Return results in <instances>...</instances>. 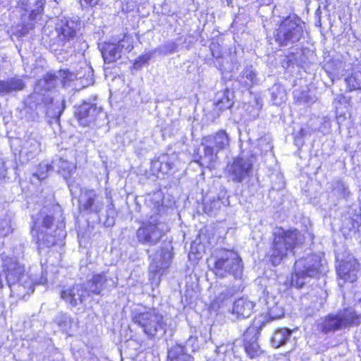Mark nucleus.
Wrapping results in <instances>:
<instances>
[{"label": "nucleus", "mask_w": 361, "mask_h": 361, "mask_svg": "<svg viewBox=\"0 0 361 361\" xmlns=\"http://www.w3.org/2000/svg\"><path fill=\"white\" fill-rule=\"evenodd\" d=\"M231 296V293L228 290L222 291L214 300V302L220 306L226 300L228 299Z\"/></svg>", "instance_id": "52"}, {"label": "nucleus", "mask_w": 361, "mask_h": 361, "mask_svg": "<svg viewBox=\"0 0 361 361\" xmlns=\"http://www.w3.org/2000/svg\"><path fill=\"white\" fill-rule=\"evenodd\" d=\"M69 188H70L71 192L73 193V191L72 186H71V185H70V186H69Z\"/></svg>", "instance_id": "60"}, {"label": "nucleus", "mask_w": 361, "mask_h": 361, "mask_svg": "<svg viewBox=\"0 0 361 361\" xmlns=\"http://www.w3.org/2000/svg\"><path fill=\"white\" fill-rule=\"evenodd\" d=\"M80 28L78 20L63 19L56 27V37L50 44L55 50H68L73 47L77 33Z\"/></svg>", "instance_id": "9"}, {"label": "nucleus", "mask_w": 361, "mask_h": 361, "mask_svg": "<svg viewBox=\"0 0 361 361\" xmlns=\"http://www.w3.org/2000/svg\"><path fill=\"white\" fill-rule=\"evenodd\" d=\"M349 85L348 90H361V75L360 74H353L348 79L345 80Z\"/></svg>", "instance_id": "44"}, {"label": "nucleus", "mask_w": 361, "mask_h": 361, "mask_svg": "<svg viewBox=\"0 0 361 361\" xmlns=\"http://www.w3.org/2000/svg\"><path fill=\"white\" fill-rule=\"evenodd\" d=\"M25 83V81L18 77L0 80V90H22L26 87Z\"/></svg>", "instance_id": "33"}, {"label": "nucleus", "mask_w": 361, "mask_h": 361, "mask_svg": "<svg viewBox=\"0 0 361 361\" xmlns=\"http://www.w3.org/2000/svg\"><path fill=\"white\" fill-rule=\"evenodd\" d=\"M332 192L338 199H346L350 194L348 186L341 180L334 183Z\"/></svg>", "instance_id": "36"}, {"label": "nucleus", "mask_w": 361, "mask_h": 361, "mask_svg": "<svg viewBox=\"0 0 361 361\" xmlns=\"http://www.w3.org/2000/svg\"><path fill=\"white\" fill-rule=\"evenodd\" d=\"M45 3L46 0H22V8L29 12L27 17L29 22L23 21L20 35H25L30 30L33 28L35 23L42 18Z\"/></svg>", "instance_id": "14"}, {"label": "nucleus", "mask_w": 361, "mask_h": 361, "mask_svg": "<svg viewBox=\"0 0 361 361\" xmlns=\"http://www.w3.org/2000/svg\"><path fill=\"white\" fill-rule=\"evenodd\" d=\"M91 295L85 282L82 284L74 285L73 287L63 290L61 297L73 306H76L82 303L83 300Z\"/></svg>", "instance_id": "20"}, {"label": "nucleus", "mask_w": 361, "mask_h": 361, "mask_svg": "<svg viewBox=\"0 0 361 361\" xmlns=\"http://www.w3.org/2000/svg\"><path fill=\"white\" fill-rule=\"evenodd\" d=\"M3 267L13 296L24 299L34 292L32 280L15 258L6 257L3 259Z\"/></svg>", "instance_id": "4"}, {"label": "nucleus", "mask_w": 361, "mask_h": 361, "mask_svg": "<svg viewBox=\"0 0 361 361\" xmlns=\"http://www.w3.org/2000/svg\"><path fill=\"white\" fill-rule=\"evenodd\" d=\"M259 332L260 328L253 324L249 326L243 334L245 350L251 358L258 357L262 353L257 343Z\"/></svg>", "instance_id": "19"}, {"label": "nucleus", "mask_w": 361, "mask_h": 361, "mask_svg": "<svg viewBox=\"0 0 361 361\" xmlns=\"http://www.w3.org/2000/svg\"><path fill=\"white\" fill-rule=\"evenodd\" d=\"M6 176V169L4 164L0 165V179L5 178Z\"/></svg>", "instance_id": "56"}, {"label": "nucleus", "mask_w": 361, "mask_h": 361, "mask_svg": "<svg viewBox=\"0 0 361 361\" xmlns=\"http://www.w3.org/2000/svg\"><path fill=\"white\" fill-rule=\"evenodd\" d=\"M314 121H310L307 124V128H301L299 132L295 135V140H297L299 138H303L307 135H310L312 133H315L316 131H322L323 132L322 127L316 126L314 125Z\"/></svg>", "instance_id": "38"}, {"label": "nucleus", "mask_w": 361, "mask_h": 361, "mask_svg": "<svg viewBox=\"0 0 361 361\" xmlns=\"http://www.w3.org/2000/svg\"><path fill=\"white\" fill-rule=\"evenodd\" d=\"M252 165L253 161L251 157L234 158L232 163L227 166L229 178L234 182L242 183L250 175Z\"/></svg>", "instance_id": "15"}, {"label": "nucleus", "mask_w": 361, "mask_h": 361, "mask_svg": "<svg viewBox=\"0 0 361 361\" xmlns=\"http://www.w3.org/2000/svg\"><path fill=\"white\" fill-rule=\"evenodd\" d=\"M80 83H81V85H82V88H86V87H88V85H89V84H85V83L83 82V80H80Z\"/></svg>", "instance_id": "58"}, {"label": "nucleus", "mask_w": 361, "mask_h": 361, "mask_svg": "<svg viewBox=\"0 0 361 361\" xmlns=\"http://www.w3.org/2000/svg\"><path fill=\"white\" fill-rule=\"evenodd\" d=\"M146 203L152 214L148 221L138 228L137 235L141 243L152 245L158 243L167 231V226L157 219V215L164 210L161 193L157 192L149 195Z\"/></svg>", "instance_id": "1"}, {"label": "nucleus", "mask_w": 361, "mask_h": 361, "mask_svg": "<svg viewBox=\"0 0 361 361\" xmlns=\"http://www.w3.org/2000/svg\"><path fill=\"white\" fill-rule=\"evenodd\" d=\"M324 68L332 80L343 75V63L338 60H330L325 63Z\"/></svg>", "instance_id": "31"}, {"label": "nucleus", "mask_w": 361, "mask_h": 361, "mask_svg": "<svg viewBox=\"0 0 361 361\" xmlns=\"http://www.w3.org/2000/svg\"><path fill=\"white\" fill-rule=\"evenodd\" d=\"M271 247L270 260L273 265H279L283 259L295 255V250L304 242L305 238L297 229L285 230L276 228Z\"/></svg>", "instance_id": "2"}, {"label": "nucleus", "mask_w": 361, "mask_h": 361, "mask_svg": "<svg viewBox=\"0 0 361 361\" xmlns=\"http://www.w3.org/2000/svg\"><path fill=\"white\" fill-rule=\"evenodd\" d=\"M212 56L215 58L214 66L219 71L222 75L226 73H235L238 71L240 64L234 55H229L226 56H216L212 51Z\"/></svg>", "instance_id": "23"}, {"label": "nucleus", "mask_w": 361, "mask_h": 361, "mask_svg": "<svg viewBox=\"0 0 361 361\" xmlns=\"http://www.w3.org/2000/svg\"><path fill=\"white\" fill-rule=\"evenodd\" d=\"M336 270L341 279L352 283L357 279L359 264L353 256H348L345 260L339 262Z\"/></svg>", "instance_id": "21"}, {"label": "nucleus", "mask_w": 361, "mask_h": 361, "mask_svg": "<svg viewBox=\"0 0 361 361\" xmlns=\"http://www.w3.org/2000/svg\"><path fill=\"white\" fill-rule=\"evenodd\" d=\"M305 23L296 15L284 18L275 30L274 38L280 47L297 44L304 37Z\"/></svg>", "instance_id": "5"}, {"label": "nucleus", "mask_w": 361, "mask_h": 361, "mask_svg": "<svg viewBox=\"0 0 361 361\" xmlns=\"http://www.w3.org/2000/svg\"><path fill=\"white\" fill-rule=\"evenodd\" d=\"M102 56L106 63H110L120 59L123 54L118 43L106 44L102 49Z\"/></svg>", "instance_id": "28"}, {"label": "nucleus", "mask_w": 361, "mask_h": 361, "mask_svg": "<svg viewBox=\"0 0 361 361\" xmlns=\"http://www.w3.org/2000/svg\"><path fill=\"white\" fill-rule=\"evenodd\" d=\"M240 82L247 88H251L257 84V73L252 65H247L244 68L240 75Z\"/></svg>", "instance_id": "32"}, {"label": "nucleus", "mask_w": 361, "mask_h": 361, "mask_svg": "<svg viewBox=\"0 0 361 361\" xmlns=\"http://www.w3.org/2000/svg\"><path fill=\"white\" fill-rule=\"evenodd\" d=\"M83 1L86 4L87 6H95L99 1V0H83Z\"/></svg>", "instance_id": "57"}, {"label": "nucleus", "mask_w": 361, "mask_h": 361, "mask_svg": "<svg viewBox=\"0 0 361 361\" xmlns=\"http://www.w3.org/2000/svg\"><path fill=\"white\" fill-rule=\"evenodd\" d=\"M23 148L27 154L32 157L40 151V143L35 139H30L25 142Z\"/></svg>", "instance_id": "41"}, {"label": "nucleus", "mask_w": 361, "mask_h": 361, "mask_svg": "<svg viewBox=\"0 0 361 361\" xmlns=\"http://www.w3.org/2000/svg\"><path fill=\"white\" fill-rule=\"evenodd\" d=\"M173 247L171 243H164L160 252L155 254L149 266L151 273L162 274L166 270L173 258Z\"/></svg>", "instance_id": "17"}, {"label": "nucleus", "mask_w": 361, "mask_h": 361, "mask_svg": "<svg viewBox=\"0 0 361 361\" xmlns=\"http://www.w3.org/2000/svg\"><path fill=\"white\" fill-rule=\"evenodd\" d=\"M185 350L190 353H193L199 349V342L197 336H190L185 345H183Z\"/></svg>", "instance_id": "47"}, {"label": "nucleus", "mask_w": 361, "mask_h": 361, "mask_svg": "<svg viewBox=\"0 0 361 361\" xmlns=\"http://www.w3.org/2000/svg\"><path fill=\"white\" fill-rule=\"evenodd\" d=\"M53 221L52 215L48 214L46 209H42L33 220L31 233L37 236L39 248L50 247L66 235L64 224L61 222L54 226Z\"/></svg>", "instance_id": "3"}, {"label": "nucleus", "mask_w": 361, "mask_h": 361, "mask_svg": "<svg viewBox=\"0 0 361 361\" xmlns=\"http://www.w3.org/2000/svg\"><path fill=\"white\" fill-rule=\"evenodd\" d=\"M311 121H314V125H316V126H318V124H322L324 128L327 129L330 128V119L327 116H324L322 118H312Z\"/></svg>", "instance_id": "53"}, {"label": "nucleus", "mask_w": 361, "mask_h": 361, "mask_svg": "<svg viewBox=\"0 0 361 361\" xmlns=\"http://www.w3.org/2000/svg\"><path fill=\"white\" fill-rule=\"evenodd\" d=\"M122 53H128L133 49V39L131 37L125 35L123 39L117 42Z\"/></svg>", "instance_id": "45"}, {"label": "nucleus", "mask_w": 361, "mask_h": 361, "mask_svg": "<svg viewBox=\"0 0 361 361\" xmlns=\"http://www.w3.org/2000/svg\"><path fill=\"white\" fill-rule=\"evenodd\" d=\"M230 139L228 135L224 130H221L214 135L203 138L202 145H204L202 162L209 166L217 157V154L229 146Z\"/></svg>", "instance_id": "11"}, {"label": "nucleus", "mask_w": 361, "mask_h": 361, "mask_svg": "<svg viewBox=\"0 0 361 361\" xmlns=\"http://www.w3.org/2000/svg\"><path fill=\"white\" fill-rule=\"evenodd\" d=\"M221 93L222 96L216 100V106L219 110L230 109L233 104L232 98H231V97H233V92H221Z\"/></svg>", "instance_id": "37"}, {"label": "nucleus", "mask_w": 361, "mask_h": 361, "mask_svg": "<svg viewBox=\"0 0 361 361\" xmlns=\"http://www.w3.org/2000/svg\"><path fill=\"white\" fill-rule=\"evenodd\" d=\"M321 257L316 254H312L302 257L295 262L294 274L291 276V286L302 288L307 279L316 276L322 271Z\"/></svg>", "instance_id": "8"}, {"label": "nucleus", "mask_w": 361, "mask_h": 361, "mask_svg": "<svg viewBox=\"0 0 361 361\" xmlns=\"http://www.w3.org/2000/svg\"><path fill=\"white\" fill-rule=\"evenodd\" d=\"M220 207L219 200H214L210 204H206L204 206L205 212L208 214L214 213Z\"/></svg>", "instance_id": "51"}, {"label": "nucleus", "mask_w": 361, "mask_h": 361, "mask_svg": "<svg viewBox=\"0 0 361 361\" xmlns=\"http://www.w3.org/2000/svg\"><path fill=\"white\" fill-rule=\"evenodd\" d=\"M233 343H226L217 348V354L219 360L222 361H232L235 357Z\"/></svg>", "instance_id": "35"}, {"label": "nucleus", "mask_w": 361, "mask_h": 361, "mask_svg": "<svg viewBox=\"0 0 361 361\" xmlns=\"http://www.w3.org/2000/svg\"><path fill=\"white\" fill-rule=\"evenodd\" d=\"M51 171H54L53 161L51 164L42 162L39 164L37 171L33 174V176H36L38 180H42L45 179L48 176L49 172Z\"/></svg>", "instance_id": "39"}, {"label": "nucleus", "mask_w": 361, "mask_h": 361, "mask_svg": "<svg viewBox=\"0 0 361 361\" xmlns=\"http://www.w3.org/2000/svg\"><path fill=\"white\" fill-rule=\"evenodd\" d=\"M255 304L246 298L235 300L233 305L232 314L238 319L249 317L253 312Z\"/></svg>", "instance_id": "24"}, {"label": "nucleus", "mask_w": 361, "mask_h": 361, "mask_svg": "<svg viewBox=\"0 0 361 361\" xmlns=\"http://www.w3.org/2000/svg\"><path fill=\"white\" fill-rule=\"evenodd\" d=\"M176 157V156L175 155H173L171 157L166 154L161 155L157 160L152 162V169L163 174H166L173 169Z\"/></svg>", "instance_id": "25"}, {"label": "nucleus", "mask_w": 361, "mask_h": 361, "mask_svg": "<svg viewBox=\"0 0 361 361\" xmlns=\"http://www.w3.org/2000/svg\"><path fill=\"white\" fill-rule=\"evenodd\" d=\"M286 92L281 91V92H273L271 93V98L274 101V103L276 105H279L282 100L286 97Z\"/></svg>", "instance_id": "54"}, {"label": "nucleus", "mask_w": 361, "mask_h": 361, "mask_svg": "<svg viewBox=\"0 0 361 361\" xmlns=\"http://www.w3.org/2000/svg\"><path fill=\"white\" fill-rule=\"evenodd\" d=\"M93 82H94L93 79L91 78H90V83L92 84Z\"/></svg>", "instance_id": "61"}, {"label": "nucleus", "mask_w": 361, "mask_h": 361, "mask_svg": "<svg viewBox=\"0 0 361 361\" xmlns=\"http://www.w3.org/2000/svg\"><path fill=\"white\" fill-rule=\"evenodd\" d=\"M343 226L355 233L361 231V207L348 214V216L343 221Z\"/></svg>", "instance_id": "29"}, {"label": "nucleus", "mask_w": 361, "mask_h": 361, "mask_svg": "<svg viewBox=\"0 0 361 361\" xmlns=\"http://www.w3.org/2000/svg\"><path fill=\"white\" fill-rule=\"evenodd\" d=\"M77 75L69 70H59L56 73H48L38 82L41 90H51L54 88H68L77 80Z\"/></svg>", "instance_id": "13"}, {"label": "nucleus", "mask_w": 361, "mask_h": 361, "mask_svg": "<svg viewBox=\"0 0 361 361\" xmlns=\"http://www.w3.org/2000/svg\"><path fill=\"white\" fill-rule=\"evenodd\" d=\"M213 259V271L216 276L224 278L233 276L235 279L242 277L243 266L236 252L231 250H220Z\"/></svg>", "instance_id": "7"}, {"label": "nucleus", "mask_w": 361, "mask_h": 361, "mask_svg": "<svg viewBox=\"0 0 361 361\" xmlns=\"http://www.w3.org/2000/svg\"><path fill=\"white\" fill-rule=\"evenodd\" d=\"M300 63V60L298 59L297 55L293 52L286 56L281 61L283 68L286 70H288L290 67H293L295 65L299 66Z\"/></svg>", "instance_id": "42"}, {"label": "nucleus", "mask_w": 361, "mask_h": 361, "mask_svg": "<svg viewBox=\"0 0 361 361\" xmlns=\"http://www.w3.org/2000/svg\"><path fill=\"white\" fill-rule=\"evenodd\" d=\"M100 109H97L90 102H84L79 106L75 111V116L80 124L82 126H88L92 122H94L97 117L102 115Z\"/></svg>", "instance_id": "22"}, {"label": "nucleus", "mask_w": 361, "mask_h": 361, "mask_svg": "<svg viewBox=\"0 0 361 361\" xmlns=\"http://www.w3.org/2000/svg\"><path fill=\"white\" fill-rule=\"evenodd\" d=\"M75 165L63 158H58L53 161V169L61 173L63 176H69L75 170Z\"/></svg>", "instance_id": "34"}, {"label": "nucleus", "mask_w": 361, "mask_h": 361, "mask_svg": "<svg viewBox=\"0 0 361 361\" xmlns=\"http://www.w3.org/2000/svg\"><path fill=\"white\" fill-rule=\"evenodd\" d=\"M292 331L286 329L276 330L271 337V344L275 348H279L290 341Z\"/></svg>", "instance_id": "30"}, {"label": "nucleus", "mask_w": 361, "mask_h": 361, "mask_svg": "<svg viewBox=\"0 0 361 361\" xmlns=\"http://www.w3.org/2000/svg\"><path fill=\"white\" fill-rule=\"evenodd\" d=\"M79 204L87 213L98 214L104 207V198L94 190H81Z\"/></svg>", "instance_id": "18"}, {"label": "nucleus", "mask_w": 361, "mask_h": 361, "mask_svg": "<svg viewBox=\"0 0 361 361\" xmlns=\"http://www.w3.org/2000/svg\"><path fill=\"white\" fill-rule=\"evenodd\" d=\"M3 288V283L2 281L0 280V288Z\"/></svg>", "instance_id": "59"}, {"label": "nucleus", "mask_w": 361, "mask_h": 361, "mask_svg": "<svg viewBox=\"0 0 361 361\" xmlns=\"http://www.w3.org/2000/svg\"><path fill=\"white\" fill-rule=\"evenodd\" d=\"M169 361H192L190 353L185 350L183 345L176 344L171 346L168 350Z\"/></svg>", "instance_id": "27"}, {"label": "nucleus", "mask_w": 361, "mask_h": 361, "mask_svg": "<svg viewBox=\"0 0 361 361\" xmlns=\"http://www.w3.org/2000/svg\"><path fill=\"white\" fill-rule=\"evenodd\" d=\"M276 299L275 296L269 294L264 298L267 314L271 319H279L284 314L283 309L279 305Z\"/></svg>", "instance_id": "26"}, {"label": "nucleus", "mask_w": 361, "mask_h": 361, "mask_svg": "<svg viewBox=\"0 0 361 361\" xmlns=\"http://www.w3.org/2000/svg\"><path fill=\"white\" fill-rule=\"evenodd\" d=\"M116 215V212L114 209V207L112 203H111L109 205H108L106 209V216H107V221L108 225L110 226L114 224V217Z\"/></svg>", "instance_id": "50"}, {"label": "nucleus", "mask_w": 361, "mask_h": 361, "mask_svg": "<svg viewBox=\"0 0 361 361\" xmlns=\"http://www.w3.org/2000/svg\"><path fill=\"white\" fill-rule=\"evenodd\" d=\"M56 322L63 331L70 335L71 334L72 321L68 316L62 315L61 318L57 319Z\"/></svg>", "instance_id": "46"}, {"label": "nucleus", "mask_w": 361, "mask_h": 361, "mask_svg": "<svg viewBox=\"0 0 361 361\" xmlns=\"http://www.w3.org/2000/svg\"><path fill=\"white\" fill-rule=\"evenodd\" d=\"M117 285V279H114L109 271L94 274L86 281L91 294L102 295L104 291H109Z\"/></svg>", "instance_id": "16"}, {"label": "nucleus", "mask_w": 361, "mask_h": 361, "mask_svg": "<svg viewBox=\"0 0 361 361\" xmlns=\"http://www.w3.org/2000/svg\"><path fill=\"white\" fill-rule=\"evenodd\" d=\"M361 324V312L355 306H348L340 309L336 314L326 316L321 323V329L324 333L356 327Z\"/></svg>", "instance_id": "6"}, {"label": "nucleus", "mask_w": 361, "mask_h": 361, "mask_svg": "<svg viewBox=\"0 0 361 361\" xmlns=\"http://www.w3.org/2000/svg\"><path fill=\"white\" fill-rule=\"evenodd\" d=\"M13 228L9 220L4 219L0 221V237H4L11 233Z\"/></svg>", "instance_id": "48"}, {"label": "nucleus", "mask_w": 361, "mask_h": 361, "mask_svg": "<svg viewBox=\"0 0 361 361\" xmlns=\"http://www.w3.org/2000/svg\"><path fill=\"white\" fill-rule=\"evenodd\" d=\"M25 104L28 105L30 109L43 104L47 108L46 112L49 116L59 118L65 109L66 101L61 94L46 96L42 92H32L25 101Z\"/></svg>", "instance_id": "10"}, {"label": "nucleus", "mask_w": 361, "mask_h": 361, "mask_svg": "<svg viewBox=\"0 0 361 361\" xmlns=\"http://www.w3.org/2000/svg\"><path fill=\"white\" fill-rule=\"evenodd\" d=\"M345 119V114H343V113L339 114L338 108L337 107L336 108V120H337L338 123H341Z\"/></svg>", "instance_id": "55"}, {"label": "nucleus", "mask_w": 361, "mask_h": 361, "mask_svg": "<svg viewBox=\"0 0 361 361\" xmlns=\"http://www.w3.org/2000/svg\"><path fill=\"white\" fill-rule=\"evenodd\" d=\"M133 319L150 338L154 337L165 326L163 315L156 309H149L143 312L137 313L135 314Z\"/></svg>", "instance_id": "12"}, {"label": "nucleus", "mask_w": 361, "mask_h": 361, "mask_svg": "<svg viewBox=\"0 0 361 361\" xmlns=\"http://www.w3.org/2000/svg\"><path fill=\"white\" fill-rule=\"evenodd\" d=\"M178 44L173 40H169L157 48V51L162 55L173 54L178 50Z\"/></svg>", "instance_id": "40"}, {"label": "nucleus", "mask_w": 361, "mask_h": 361, "mask_svg": "<svg viewBox=\"0 0 361 361\" xmlns=\"http://www.w3.org/2000/svg\"><path fill=\"white\" fill-rule=\"evenodd\" d=\"M296 94L294 95V97L296 99V102L300 104H307L309 105L315 102L316 97H312L309 94L310 92H295Z\"/></svg>", "instance_id": "43"}, {"label": "nucleus", "mask_w": 361, "mask_h": 361, "mask_svg": "<svg viewBox=\"0 0 361 361\" xmlns=\"http://www.w3.org/2000/svg\"><path fill=\"white\" fill-rule=\"evenodd\" d=\"M151 54H145L140 56L137 59L134 61L133 68L135 69L141 68L145 64L148 63V61L151 59Z\"/></svg>", "instance_id": "49"}]
</instances>
